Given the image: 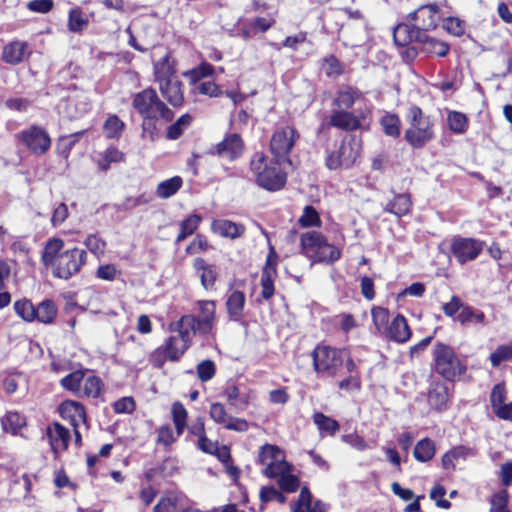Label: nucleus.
Masks as SVG:
<instances>
[{
    "mask_svg": "<svg viewBox=\"0 0 512 512\" xmlns=\"http://www.w3.org/2000/svg\"><path fill=\"white\" fill-rule=\"evenodd\" d=\"M278 255L271 246L261 275V296L268 300L274 295V280L277 277Z\"/></svg>",
    "mask_w": 512,
    "mask_h": 512,
    "instance_id": "nucleus-15",
    "label": "nucleus"
},
{
    "mask_svg": "<svg viewBox=\"0 0 512 512\" xmlns=\"http://www.w3.org/2000/svg\"><path fill=\"white\" fill-rule=\"evenodd\" d=\"M312 358L314 370L319 375L334 377L344 363V351L329 346H317Z\"/></svg>",
    "mask_w": 512,
    "mask_h": 512,
    "instance_id": "nucleus-5",
    "label": "nucleus"
},
{
    "mask_svg": "<svg viewBox=\"0 0 512 512\" xmlns=\"http://www.w3.org/2000/svg\"><path fill=\"white\" fill-rule=\"evenodd\" d=\"M244 148L245 145L240 134L227 133L221 142L210 148V153L233 161L242 156Z\"/></svg>",
    "mask_w": 512,
    "mask_h": 512,
    "instance_id": "nucleus-13",
    "label": "nucleus"
},
{
    "mask_svg": "<svg viewBox=\"0 0 512 512\" xmlns=\"http://www.w3.org/2000/svg\"><path fill=\"white\" fill-rule=\"evenodd\" d=\"M260 499L262 503H267L269 501H276L278 503H284L286 501V497L280 493L274 487H263L260 491Z\"/></svg>",
    "mask_w": 512,
    "mask_h": 512,
    "instance_id": "nucleus-60",
    "label": "nucleus"
},
{
    "mask_svg": "<svg viewBox=\"0 0 512 512\" xmlns=\"http://www.w3.org/2000/svg\"><path fill=\"white\" fill-rule=\"evenodd\" d=\"M196 90L199 94L207 95L210 97H219L223 93L220 87L211 81L200 82L196 86Z\"/></svg>",
    "mask_w": 512,
    "mask_h": 512,
    "instance_id": "nucleus-64",
    "label": "nucleus"
},
{
    "mask_svg": "<svg viewBox=\"0 0 512 512\" xmlns=\"http://www.w3.org/2000/svg\"><path fill=\"white\" fill-rule=\"evenodd\" d=\"M275 478H278L279 487L288 493L295 492L300 485L298 477L291 474V467L277 474Z\"/></svg>",
    "mask_w": 512,
    "mask_h": 512,
    "instance_id": "nucleus-48",
    "label": "nucleus"
},
{
    "mask_svg": "<svg viewBox=\"0 0 512 512\" xmlns=\"http://www.w3.org/2000/svg\"><path fill=\"white\" fill-rule=\"evenodd\" d=\"M372 319L376 330L381 335H385L389 327V312L387 309L377 307L372 309Z\"/></svg>",
    "mask_w": 512,
    "mask_h": 512,
    "instance_id": "nucleus-51",
    "label": "nucleus"
},
{
    "mask_svg": "<svg viewBox=\"0 0 512 512\" xmlns=\"http://www.w3.org/2000/svg\"><path fill=\"white\" fill-rule=\"evenodd\" d=\"M423 33L415 24L401 23L394 28L393 39L396 45L406 46L412 41L419 42Z\"/></svg>",
    "mask_w": 512,
    "mask_h": 512,
    "instance_id": "nucleus-24",
    "label": "nucleus"
},
{
    "mask_svg": "<svg viewBox=\"0 0 512 512\" xmlns=\"http://www.w3.org/2000/svg\"><path fill=\"white\" fill-rule=\"evenodd\" d=\"M124 129L125 123L117 115H110L103 125V133L108 139H119Z\"/></svg>",
    "mask_w": 512,
    "mask_h": 512,
    "instance_id": "nucleus-40",
    "label": "nucleus"
},
{
    "mask_svg": "<svg viewBox=\"0 0 512 512\" xmlns=\"http://www.w3.org/2000/svg\"><path fill=\"white\" fill-rule=\"evenodd\" d=\"M245 295L241 291H233L226 301V308L231 320L239 321L243 316Z\"/></svg>",
    "mask_w": 512,
    "mask_h": 512,
    "instance_id": "nucleus-34",
    "label": "nucleus"
},
{
    "mask_svg": "<svg viewBox=\"0 0 512 512\" xmlns=\"http://www.w3.org/2000/svg\"><path fill=\"white\" fill-rule=\"evenodd\" d=\"M362 93L357 88L352 86L341 87L333 99V105L336 109L346 110L350 109L355 102L361 97Z\"/></svg>",
    "mask_w": 512,
    "mask_h": 512,
    "instance_id": "nucleus-29",
    "label": "nucleus"
},
{
    "mask_svg": "<svg viewBox=\"0 0 512 512\" xmlns=\"http://www.w3.org/2000/svg\"><path fill=\"white\" fill-rule=\"evenodd\" d=\"M91 110V102L84 94L71 96L66 101V114L70 119L81 118Z\"/></svg>",
    "mask_w": 512,
    "mask_h": 512,
    "instance_id": "nucleus-26",
    "label": "nucleus"
},
{
    "mask_svg": "<svg viewBox=\"0 0 512 512\" xmlns=\"http://www.w3.org/2000/svg\"><path fill=\"white\" fill-rule=\"evenodd\" d=\"M312 495L308 488L301 489L298 501L292 506V512H325V505L320 501L311 504Z\"/></svg>",
    "mask_w": 512,
    "mask_h": 512,
    "instance_id": "nucleus-31",
    "label": "nucleus"
},
{
    "mask_svg": "<svg viewBox=\"0 0 512 512\" xmlns=\"http://www.w3.org/2000/svg\"><path fill=\"white\" fill-rule=\"evenodd\" d=\"M512 346L500 345L490 354L489 359L493 367H498L503 361L511 359Z\"/></svg>",
    "mask_w": 512,
    "mask_h": 512,
    "instance_id": "nucleus-57",
    "label": "nucleus"
},
{
    "mask_svg": "<svg viewBox=\"0 0 512 512\" xmlns=\"http://www.w3.org/2000/svg\"><path fill=\"white\" fill-rule=\"evenodd\" d=\"M329 124L344 131H354L361 126L360 119L354 113L341 109H334L331 112Z\"/></svg>",
    "mask_w": 512,
    "mask_h": 512,
    "instance_id": "nucleus-21",
    "label": "nucleus"
},
{
    "mask_svg": "<svg viewBox=\"0 0 512 512\" xmlns=\"http://www.w3.org/2000/svg\"><path fill=\"white\" fill-rule=\"evenodd\" d=\"M435 454L434 443L428 439H422L414 448V457L421 462L429 461Z\"/></svg>",
    "mask_w": 512,
    "mask_h": 512,
    "instance_id": "nucleus-47",
    "label": "nucleus"
},
{
    "mask_svg": "<svg viewBox=\"0 0 512 512\" xmlns=\"http://www.w3.org/2000/svg\"><path fill=\"white\" fill-rule=\"evenodd\" d=\"M438 6L435 4L424 5L408 15V20L415 22L419 31L426 32L437 27Z\"/></svg>",
    "mask_w": 512,
    "mask_h": 512,
    "instance_id": "nucleus-17",
    "label": "nucleus"
},
{
    "mask_svg": "<svg viewBox=\"0 0 512 512\" xmlns=\"http://www.w3.org/2000/svg\"><path fill=\"white\" fill-rule=\"evenodd\" d=\"M223 396L226 398L229 406L237 412L244 411L250 403V397L247 393H242L238 386L228 384L223 390Z\"/></svg>",
    "mask_w": 512,
    "mask_h": 512,
    "instance_id": "nucleus-28",
    "label": "nucleus"
},
{
    "mask_svg": "<svg viewBox=\"0 0 512 512\" xmlns=\"http://www.w3.org/2000/svg\"><path fill=\"white\" fill-rule=\"evenodd\" d=\"M101 390V380L96 376H88L84 381L83 391L88 397H97Z\"/></svg>",
    "mask_w": 512,
    "mask_h": 512,
    "instance_id": "nucleus-63",
    "label": "nucleus"
},
{
    "mask_svg": "<svg viewBox=\"0 0 512 512\" xmlns=\"http://www.w3.org/2000/svg\"><path fill=\"white\" fill-rule=\"evenodd\" d=\"M132 108L142 118V137L154 141L161 123L174 118V112L159 98L156 90L146 88L132 95Z\"/></svg>",
    "mask_w": 512,
    "mask_h": 512,
    "instance_id": "nucleus-1",
    "label": "nucleus"
},
{
    "mask_svg": "<svg viewBox=\"0 0 512 512\" xmlns=\"http://www.w3.org/2000/svg\"><path fill=\"white\" fill-rule=\"evenodd\" d=\"M360 152V141L355 136L346 137L339 148L329 152L326 157V166L330 170L351 167Z\"/></svg>",
    "mask_w": 512,
    "mask_h": 512,
    "instance_id": "nucleus-8",
    "label": "nucleus"
},
{
    "mask_svg": "<svg viewBox=\"0 0 512 512\" xmlns=\"http://www.w3.org/2000/svg\"><path fill=\"white\" fill-rule=\"evenodd\" d=\"M124 160L125 155L122 151L115 146H109L103 152L98 154L96 164L100 171L106 172L110 169L112 164L121 163L124 162Z\"/></svg>",
    "mask_w": 512,
    "mask_h": 512,
    "instance_id": "nucleus-30",
    "label": "nucleus"
},
{
    "mask_svg": "<svg viewBox=\"0 0 512 512\" xmlns=\"http://www.w3.org/2000/svg\"><path fill=\"white\" fill-rule=\"evenodd\" d=\"M16 136L30 152L36 155L46 153L51 146V139L47 131L37 125L22 130Z\"/></svg>",
    "mask_w": 512,
    "mask_h": 512,
    "instance_id": "nucleus-12",
    "label": "nucleus"
},
{
    "mask_svg": "<svg viewBox=\"0 0 512 512\" xmlns=\"http://www.w3.org/2000/svg\"><path fill=\"white\" fill-rule=\"evenodd\" d=\"M506 390L504 385L497 384L492 389L490 402L495 415L503 420L512 419V402L505 404Z\"/></svg>",
    "mask_w": 512,
    "mask_h": 512,
    "instance_id": "nucleus-19",
    "label": "nucleus"
},
{
    "mask_svg": "<svg viewBox=\"0 0 512 512\" xmlns=\"http://www.w3.org/2000/svg\"><path fill=\"white\" fill-rule=\"evenodd\" d=\"M209 415L216 424L221 425L227 430L245 432L249 428V423L245 419L230 415L225 406L220 402L211 404Z\"/></svg>",
    "mask_w": 512,
    "mask_h": 512,
    "instance_id": "nucleus-14",
    "label": "nucleus"
},
{
    "mask_svg": "<svg viewBox=\"0 0 512 512\" xmlns=\"http://www.w3.org/2000/svg\"><path fill=\"white\" fill-rule=\"evenodd\" d=\"M419 43L422 44V50L427 55L444 57L449 52V46L436 39L428 37L426 33H423Z\"/></svg>",
    "mask_w": 512,
    "mask_h": 512,
    "instance_id": "nucleus-36",
    "label": "nucleus"
},
{
    "mask_svg": "<svg viewBox=\"0 0 512 512\" xmlns=\"http://www.w3.org/2000/svg\"><path fill=\"white\" fill-rule=\"evenodd\" d=\"M313 422L317 426L322 436L324 434L333 436L340 429V425L336 420L326 416L321 412H317L313 415Z\"/></svg>",
    "mask_w": 512,
    "mask_h": 512,
    "instance_id": "nucleus-37",
    "label": "nucleus"
},
{
    "mask_svg": "<svg viewBox=\"0 0 512 512\" xmlns=\"http://www.w3.org/2000/svg\"><path fill=\"white\" fill-rule=\"evenodd\" d=\"M457 320L462 325H466L469 322H476L481 325L487 324L485 314L468 305H464L462 310L458 313Z\"/></svg>",
    "mask_w": 512,
    "mask_h": 512,
    "instance_id": "nucleus-43",
    "label": "nucleus"
},
{
    "mask_svg": "<svg viewBox=\"0 0 512 512\" xmlns=\"http://www.w3.org/2000/svg\"><path fill=\"white\" fill-rule=\"evenodd\" d=\"M171 414L173 423L176 428L177 435L180 436L183 434L186 426H187V417L188 413L185 407L180 402H175L171 408Z\"/></svg>",
    "mask_w": 512,
    "mask_h": 512,
    "instance_id": "nucleus-45",
    "label": "nucleus"
},
{
    "mask_svg": "<svg viewBox=\"0 0 512 512\" xmlns=\"http://www.w3.org/2000/svg\"><path fill=\"white\" fill-rule=\"evenodd\" d=\"M28 55V45L25 42L13 41L7 44L2 51V60L8 64L21 63Z\"/></svg>",
    "mask_w": 512,
    "mask_h": 512,
    "instance_id": "nucleus-27",
    "label": "nucleus"
},
{
    "mask_svg": "<svg viewBox=\"0 0 512 512\" xmlns=\"http://www.w3.org/2000/svg\"><path fill=\"white\" fill-rule=\"evenodd\" d=\"M57 314V309L54 303L50 300L41 302L35 311V319L44 324L53 322Z\"/></svg>",
    "mask_w": 512,
    "mask_h": 512,
    "instance_id": "nucleus-44",
    "label": "nucleus"
},
{
    "mask_svg": "<svg viewBox=\"0 0 512 512\" xmlns=\"http://www.w3.org/2000/svg\"><path fill=\"white\" fill-rule=\"evenodd\" d=\"M159 90L162 96L173 106L182 105L184 97L182 92V82L176 78L157 76Z\"/></svg>",
    "mask_w": 512,
    "mask_h": 512,
    "instance_id": "nucleus-18",
    "label": "nucleus"
},
{
    "mask_svg": "<svg viewBox=\"0 0 512 512\" xmlns=\"http://www.w3.org/2000/svg\"><path fill=\"white\" fill-rule=\"evenodd\" d=\"M451 249L456 259L463 264L477 258L483 250V245L475 239L455 238Z\"/></svg>",
    "mask_w": 512,
    "mask_h": 512,
    "instance_id": "nucleus-16",
    "label": "nucleus"
},
{
    "mask_svg": "<svg viewBox=\"0 0 512 512\" xmlns=\"http://www.w3.org/2000/svg\"><path fill=\"white\" fill-rule=\"evenodd\" d=\"M407 121L409 128L404 133V139L412 148H423L434 139L433 123L420 107L413 105L408 109Z\"/></svg>",
    "mask_w": 512,
    "mask_h": 512,
    "instance_id": "nucleus-3",
    "label": "nucleus"
},
{
    "mask_svg": "<svg viewBox=\"0 0 512 512\" xmlns=\"http://www.w3.org/2000/svg\"><path fill=\"white\" fill-rule=\"evenodd\" d=\"M193 265L195 270L199 273L202 286L206 290L212 289L217 277L216 268L206 263L202 258H196Z\"/></svg>",
    "mask_w": 512,
    "mask_h": 512,
    "instance_id": "nucleus-32",
    "label": "nucleus"
},
{
    "mask_svg": "<svg viewBox=\"0 0 512 512\" xmlns=\"http://www.w3.org/2000/svg\"><path fill=\"white\" fill-rule=\"evenodd\" d=\"M199 315H185L176 321L177 328L187 327L193 333L199 331L201 333H209L215 320V302L203 300L198 302Z\"/></svg>",
    "mask_w": 512,
    "mask_h": 512,
    "instance_id": "nucleus-6",
    "label": "nucleus"
},
{
    "mask_svg": "<svg viewBox=\"0 0 512 512\" xmlns=\"http://www.w3.org/2000/svg\"><path fill=\"white\" fill-rule=\"evenodd\" d=\"M61 416L68 419L74 428H78L80 424L86 423V413L84 407L76 401H64L60 407Z\"/></svg>",
    "mask_w": 512,
    "mask_h": 512,
    "instance_id": "nucleus-23",
    "label": "nucleus"
},
{
    "mask_svg": "<svg viewBox=\"0 0 512 512\" xmlns=\"http://www.w3.org/2000/svg\"><path fill=\"white\" fill-rule=\"evenodd\" d=\"M297 224L312 225L321 224L320 215L315 207L307 205L304 207L302 215L298 219Z\"/></svg>",
    "mask_w": 512,
    "mask_h": 512,
    "instance_id": "nucleus-58",
    "label": "nucleus"
},
{
    "mask_svg": "<svg viewBox=\"0 0 512 512\" xmlns=\"http://www.w3.org/2000/svg\"><path fill=\"white\" fill-rule=\"evenodd\" d=\"M326 239L317 231H309L301 236V246L304 254L312 259Z\"/></svg>",
    "mask_w": 512,
    "mask_h": 512,
    "instance_id": "nucleus-33",
    "label": "nucleus"
},
{
    "mask_svg": "<svg viewBox=\"0 0 512 512\" xmlns=\"http://www.w3.org/2000/svg\"><path fill=\"white\" fill-rule=\"evenodd\" d=\"M88 21L83 17V13L79 8L71 9L68 16V29L71 32H81L87 25Z\"/></svg>",
    "mask_w": 512,
    "mask_h": 512,
    "instance_id": "nucleus-53",
    "label": "nucleus"
},
{
    "mask_svg": "<svg viewBox=\"0 0 512 512\" xmlns=\"http://www.w3.org/2000/svg\"><path fill=\"white\" fill-rule=\"evenodd\" d=\"M62 247L63 241L60 239H51L46 243L42 253V261L46 267H51L60 253H62Z\"/></svg>",
    "mask_w": 512,
    "mask_h": 512,
    "instance_id": "nucleus-42",
    "label": "nucleus"
},
{
    "mask_svg": "<svg viewBox=\"0 0 512 512\" xmlns=\"http://www.w3.org/2000/svg\"><path fill=\"white\" fill-rule=\"evenodd\" d=\"M14 310L16 314L25 321L30 322L35 320L36 308L33 306L32 302L27 299L16 301L14 303Z\"/></svg>",
    "mask_w": 512,
    "mask_h": 512,
    "instance_id": "nucleus-52",
    "label": "nucleus"
},
{
    "mask_svg": "<svg viewBox=\"0 0 512 512\" xmlns=\"http://www.w3.org/2000/svg\"><path fill=\"white\" fill-rule=\"evenodd\" d=\"M84 379V373L80 370L74 371L64 377L61 380V384L64 388L70 390V391H79L80 389V383Z\"/></svg>",
    "mask_w": 512,
    "mask_h": 512,
    "instance_id": "nucleus-59",
    "label": "nucleus"
},
{
    "mask_svg": "<svg viewBox=\"0 0 512 512\" xmlns=\"http://www.w3.org/2000/svg\"><path fill=\"white\" fill-rule=\"evenodd\" d=\"M86 253L82 249L74 248L66 250L58 256L51 265L53 275L61 279H69L79 272L85 263Z\"/></svg>",
    "mask_w": 512,
    "mask_h": 512,
    "instance_id": "nucleus-9",
    "label": "nucleus"
},
{
    "mask_svg": "<svg viewBox=\"0 0 512 512\" xmlns=\"http://www.w3.org/2000/svg\"><path fill=\"white\" fill-rule=\"evenodd\" d=\"M284 161L276 158L269 159L263 152H256L250 162L251 172L256 178L257 184L267 191H279L286 182L287 175L282 169Z\"/></svg>",
    "mask_w": 512,
    "mask_h": 512,
    "instance_id": "nucleus-2",
    "label": "nucleus"
},
{
    "mask_svg": "<svg viewBox=\"0 0 512 512\" xmlns=\"http://www.w3.org/2000/svg\"><path fill=\"white\" fill-rule=\"evenodd\" d=\"M197 375L203 382L211 380L215 375L214 363L210 360L200 362L197 366Z\"/></svg>",
    "mask_w": 512,
    "mask_h": 512,
    "instance_id": "nucleus-61",
    "label": "nucleus"
},
{
    "mask_svg": "<svg viewBox=\"0 0 512 512\" xmlns=\"http://www.w3.org/2000/svg\"><path fill=\"white\" fill-rule=\"evenodd\" d=\"M476 454L477 451L474 448L463 445L455 446L443 455L442 466L445 470L454 471L458 463L465 462Z\"/></svg>",
    "mask_w": 512,
    "mask_h": 512,
    "instance_id": "nucleus-20",
    "label": "nucleus"
},
{
    "mask_svg": "<svg viewBox=\"0 0 512 512\" xmlns=\"http://www.w3.org/2000/svg\"><path fill=\"white\" fill-rule=\"evenodd\" d=\"M1 425L5 432L17 435L26 426V418L18 412L9 411L1 418Z\"/></svg>",
    "mask_w": 512,
    "mask_h": 512,
    "instance_id": "nucleus-35",
    "label": "nucleus"
},
{
    "mask_svg": "<svg viewBox=\"0 0 512 512\" xmlns=\"http://www.w3.org/2000/svg\"><path fill=\"white\" fill-rule=\"evenodd\" d=\"M391 212L396 216L405 215L411 207V201L407 194L397 195L391 203Z\"/></svg>",
    "mask_w": 512,
    "mask_h": 512,
    "instance_id": "nucleus-56",
    "label": "nucleus"
},
{
    "mask_svg": "<svg viewBox=\"0 0 512 512\" xmlns=\"http://www.w3.org/2000/svg\"><path fill=\"white\" fill-rule=\"evenodd\" d=\"M47 437L50 446L55 453L64 451L68 447L70 440V432L67 428L59 423H53L47 427Z\"/></svg>",
    "mask_w": 512,
    "mask_h": 512,
    "instance_id": "nucleus-22",
    "label": "nucleus"
},
{
    "mask_svg": "<svg viewBox=\"0 0 512 512\" xmlns=\"http://www.w3.org/2000/svg\"><path fill=\"white\" fill-rule=\"evenodd\" d=\"M447 122L449 129L455 134H463L468 127L466 115L457 111H452L448 114Z\"/></svg>",
    "mask_w": 512,
    "mask_h": 512,
    "instance_id": "nucleus-49",
    "label": "nucleus"
},
{
    "mask_svg": "<svg viewBox=\"0 0 512 512\" xmlns=\"http://www.w3.org/2000/svg\"><path fill=\"white\" fill-rule=\"evenodd\" d=\"M509 494L506 490L496 493L491 499L490 512H511L508 509Z\"/></svg>",
    "mask_w": 512,
    "mask_h": 512,
    "instance_id": "nucleus-55",
    "label": "nucleus"
},
{
    "mask_svg": "<svg viewBox=\"0 0 512 512\" xmlns=\"http://www.w3.org/2000/svg\"><path fill=\"white\" fill-rule=\"evenodd\" d=\"M435 371L446 380L452 381L466 371L454 349L444 343L438 342L433 349Z\"/></svg>",
    "mask_w": 512,
    "mask_h": 512,
    "instance_id": "nucleus-4",
    "label": "nucleus"
},
{
    "mask_svg": "<svg viewBox=\"0 0 512 512\" xmlns=\"http://www.w3.org/2000/svg\"><path fill=\"white\" fill-rule=\"evenodd\" d=\"M380 124L385 135L397 138L400 135L401 121L397 114L386 113L380 119Z\"/></svg>",
    "mask_w": 512,
    "mask_h": 512,
    "instance_id": "nucleus-41",
    "label": "nucleus"
},
{
    "mask_svg": "<svg viewBox=\"0 0 512 512\" xmlns=\"http://www.w3.org/2000/svg\"><path fill=\"white\" fill-rule=\"evenodd\" d=\"M182 185L183 180L180 176L171 177L158 184L156 195L161 199H168L175 195Z\"/></svg>",
    "mask_w": 512,
    "mask_h": 512,
    "instance_id": "nucleus-38",
    "label": "nucleus"
},
{
    "mask_svg": "<svg viewBox=\"0 0 512 512\" xmlns=\"http://www.w3.org/2000/svg\"><path fill=\"white\" fill-rule=\"evenodd\" d=\"M170 330L177 334L170 336L166 340L165 345L162 348H159L158 351H161L168 360L176 361L189 348V334L191 331L184 326L181 327V329L177 328L176 322L170 325Z\"/></svg>",
    "mask_w": 512,
    "mask_h": 512,
    "instance_id": "nucleus-10",
    "label": "nucleus"
},
{
    "mask_svg": "<svg viewBox=\"0 0 512 512\" xmlns=\"http://www.w3.org/2000/svg\"><path fill=\"white\" fill-rule=\"evenodd\" d=\"M212 231L222 237L234 239L244 232V226H211Z\"/></svg>",
    "mask_w": 512,
    "mask_h": 512,
    "instance_id": "nucleus-62",
    "label": "nucleus"
},
{
    "mask_svg": "<svg viewBox=\"0 0 512 512\" xmlns=\"http://www.w3.org/2000/svg\"><path fill=\"white\" fill-rule=\"evenodd\" d=\"M192 122V117L190 114H183L180 116L176 122L171 124L167 129V138L170 140L178 139L185 128H187Z\"/></svg>",
    "mask_w": 512,
    "mask_h": 512,
    "instance_id": "nucleus-50",
    "label": "nucleus"
},
{
    "mask_svg": "<svg viewBox=\"0 0 512 512\" xmlns=\"http://www.w3.org/2000/svg\"><path fill=\"white\" fill-rule=\"evenodd\" d=\"M214 67L208 62H202L197 67L188 71L185 75L190 78L193 83L199 82L202 78L212 76Z\"/></svg>",
    "mask_w": 512,
    "mask_h": 512,
    "instance_id": "nucleus-54",
    "label": "nucleus"
},
{
    "mask_svg": "<svg viewBox=\"0 0 512 512\" xmlns=\"http://www.w3.org/2000/svg\"><path fill=\"white\" fill-rule=\"evenodd\" d=\"M298 138L299 133L294 127L285 126L277 128L270 140V152L273 158L291 165L292 162L289 155Z\"/></svg>",
    "mask_w": 512,
    "mask_h": 512,
    "instance_id": "nucleus-7",
    "label": "nucleus"
},
{
    "mask_svg": "<svg viewBox=\"0 0 512 512\" xmlns=\"http://www.w3.org/2000/svg\"><path fill=\"white\" fill-rule=\"evenodd\" d=\"M340 256V250L325 240L319 250L315 253V256L312 257V260L314 262L332 263L337 261Z\"/></svg>",
    "mask_w": 512,
    "mask_h": 512,
    "instance_id": "nucleus-39",
    "label": "nucleus"
},
{
    "mask_svg": "<svg viewBox=\"0 0 512 512\" xmlns=\"http://www.w3.org/2000/svg\"><path fill=\"white\" fill-rule=\"evenodd\" d=\"M430 405L436 409H442L448 401V392L444 385H435L428 393Z\"/></svg>",
    "mask_w": 512,
    "mask_h": 512,
    "instance_id": "nucleus-46",
    "label": "nucleus"
},
{
    "mask_svg": "<svg viewBox=\"0 0 512 512\" xmlns=\"http://www.w3.org/2000/svg\"><path fill=\"white\" fill-rule=\"evenodd\" d=\"M259 462L265 466L263 474L268 478H275L277 474L290 468V464L285 461L281 450L271 444H265L261 447Z\"/></svg>",
    "mask_w": 512,
    "mask_h": 512,
    "instance_id": "nucleus-11",
    "label": "nucleus"
},
{
    "mask_svg": "<svg viewBox=\"0 0 512 512\" xmlns=\"http://www.w3.org/2000/svg\"><path fill=\"white\" fill-rule=\"evenodd\" d=\"M384 336L398 343L407 342L411 337V331L404 316L397 315L389 324Z\"/></svg>",
    "mask_w": 512,
    "mask_h": 512,
    "instance_id": "nucleus-25",
    "label": "nucleus"
}]
</instances>
